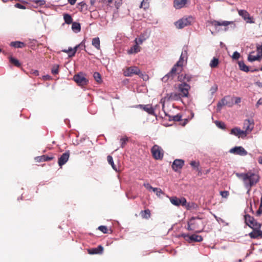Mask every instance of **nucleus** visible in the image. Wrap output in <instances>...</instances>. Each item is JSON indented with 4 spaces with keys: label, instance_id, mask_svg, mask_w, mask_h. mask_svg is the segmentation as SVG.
Listing matches in <instances>:
<instances>
[{
    "label": "nucleus",
    "instance_id": "e433bc0d",
    "mask_svg": "<svg viewBox=\"0 0 262 262\" xmlns=\"http://www.w3.org/2000/svg\"><path fill=\"white\" fill-rule=\"evenodd\" d=\"M153 191L158 197H160L161 194H164V192L159 188H155V189H153Z\"/></svg>",
    "mask_w": 262,
    "mask_h": 262
},
{
    "label": "nucleus",
    "instance_id": "69168bd1",
    "mask_svg": "<svg viewBox=\"0 0 262 262\" xmlns=\"http://www.w3.org/2000/svg\"><path fill=\"white\" fill-rule=\"evenodd\" d=\"M42 79L44 80H48L51 79V76L49 75H45L42 76Z\"/></svg>",
    "mask_w": 262,
    "mask_h": 262
},
{
    "label": "nucleus",
    "instance_id": "473e14b6",
    "mask_svg": "<svg viewBox=\"0 0 262 262\" xmlns=\"http://www.w3.org/2000/svg\"><path fill=\"white\" fill-rule=\"evenodd\" d=\"M72 29L73 31L78 32L80 31V25L79 23L74 22L72 25Z\"/></svg>",
    "mask_w": 262,
    "mask_h": 262
},
{
    "label": "nucleus",
    "instance_id": "f257e3e1",
    "mask_svg": "<svg viewBox=\"0 0 262 262\" xmlns=\"http://www.w3.org/2000/svg\"><path fill=\"white\" fill-rule=\"evenodd\" d=\"M236 176L243 180L244 186L247 189V194H249L251 188L256 185L259 181V176L252 171L236 173Z\"/></svg>",
    "mask_w": 262,
    "mask_h": 262
},
{
    "label": "nucleus",
    "instance_id": "5fc2aeb1",
    "mask_svg": "<svg viewBox=\"0 0 262 262\" xmlns=\"http://www.w3.org/2000/svg\"><path fill=\"white\" fill-rule=\"evenodd\" d=\"M143 186L148 190H152L153 191V189H155L154 187H152L149 183H144Z\"/></svg>",
    "mask_w": 262,
    "mask_h": 262
},
{
    "label": "nucleus",
    "instance_id": "412c9836",
    "mask_svg": "<svg viewBox=\"0 0 262 262\" xmlns=\"http://www.w3.org/2000/svg\"><path fill=\"white\" fill-rule=\"evenodd\" d=\"M80 45H77L74 48L71 47L69 48L68 50L64 49L62 51L69 54L70 57H73L75 55L78 48L79 47Z\"/></svg>",
    "mask_w": 262,
    "mask_h": 262
},
{
    "label": "nucleus",
    "instance_id": "72a5a7b5",
    "mask_svg": "<svg viewBox=\"0 0 262 262\" xmlns=\"http://www.w3.org/2000/svg\"><path fill=\"white\" fill-rule=\"evenodd\" d=\"M253 224H251V225L249 226L250 228L253 229H259L261 227V224L258 223L255 220H254V222H252Z\"/></svg>",
    "mask_w": 262,
    "mask_h": 262
},
{
    "label": "nucleus",
    "instance_id": "a18cd8bd",
    "mask_svg": "<svg viewBox=\"0 0 262 262\" xmlns=\"http://www.w3.org/2000/svg\"><path fill=\"white\" fill-rule=\"evenodd\" d=\"M98 229L101 232H102L103 233H107L108 229L106 226H100L98 227Z\"/></svg>",
    "mask_w": 262,
    "mask_h": 262
},
{
    "label": "nucleus",
    "instance_id": "7ed1b4c3",
    "mask_svg": "<svg viewBox=\"0 0 262 262\" xmlns=\"http://www.w3.org/2000/svg\"><path fill=\"white\" fill-rule=\"evenodd\" d=\"M191 224L193 225V228L196 232H201L204 229L206 223L203 221L202 218L199 217H192L190 220Z\"/></svg>",
    "mask_w": 262,
    "mask_h": 262
},
{
    "label": "nucleus",
    "instance_id": "cd10ccee",
    "mask_svg": "<svg viewBox=\"0 0 262 262\" xmlns=\"http://www.w3.org/2000/svg\"><path fill=\"white\" fill-rule=\"evenodd\" d=\"M245 222L248 226H250V225H251V224H253L252 222H254V220H255L253 217L251 216L249 214L245 215Z\"/></svg>",
    "mask_w": 262,
    "mask_h": 262
},
{
    "label": "nucleus",
    "instance_id": "423d86ee",
    "mask_svg": "<svg viewBox=\"0 0 262 262\" xmlns=\"http://www.w3.org/2000/svg\"><path fill=\"white\" fill-rule=\"evenodd\" d=\"M170 202L172 204L176 206L180 205L186 207L187 209L189 208V205L187 204L186 199L184 197L180 198L177 196H171L169 198Z\"/></svg>",
    "mask_w": 262,
    "mask_h": 262
},
{
    "label": "nucleus",
    "instance_id": "3c124183",
    "mask_svg": "<svg viewBox=\"0 0 262 262\" xmlns=\"http://www.w3.org/2000/svg\"><path fill=\"white\" fill-rule=\"evenodd\" d=\"M240 57V54L237 52H234L232 55V58L233 59H238Z\"/></svg>",
    "mask_w": 262,
    "mask_h": 262
},
{
    "label": "nucleus",
    "instance_id": "4c0bfd02",
    "mask_svg": "<svg viewBox=\"0 0 262 262\" xmlns=\"http://www.w3.org/2000/svg\"><path fill=\"white\" fill-rule=\"evenodd\" d=\"M51 72L53 75L57 74L59 72V66L57 64H55L53 66Z\"/></svg>",
    "mask_w": 262,
    "mask_h": 262
},
{
    "label": "nucleus",
    "instance_id": "09e8293b",
    "mask_svg": "<svg viewBox=\"0 0 262 262\" xmlns=\"http://www.w3.org/2000/svg\"><path fill=\"white\" fill-rule=\"evenodd\" d=\"M220 194L223 198H226L229 195V192L228 191H220Z\"/></svg>",
    "mask_w": 262,
    "mask_h": 262
},
{
    "label": "nucleus",
    "instance_id": "a878e982",
    "mask_svg": "<svg viewBox=\"0 0 262 262\" xmlns=\"http://www.w3.org/2000/svg\"><path fill=\"white\" fill-rule=\"evenodd\" d=\"M238 13L239 16H241L244 20H246L247 18L249 16L250 14L248 12L245 10H239L238 11Z\"/></svg>",
    "mask_w": 262,
    "mask_h": 262
},
{
    "label": "nucleus",
    "instance_id": "9d476101",
    "mask_svg": "<svg viewBox=\"0 0 262 262\" xmlns=\"http://www.w3.org/2000/svg\"><path fill=\"white\" fill-rule=\"evenodd\" d=\"M73 79L78 85L82 86L87 85L88 83V80L82 73H79L75 75Z\"/></svg>",
    "mask_w": 262,
    "mask_h": 262
},
{
    "label": "nucleus",
    "instance_id": "c03bdc74",
    "mask_svg": "<svg viewBox=\"0 0 262 262\" xmlns=\"http://www.w3.org/2000/svg\"><path fill=\"white\" fill-rule=\"evenodd\" d=\"M128 141V138L127 137L122 138L120 139L121 146L123 148L126 142Z\"/></svg>",
    "mask_w": 262,
    "mask_h": 262
},
{
    "label": "nucleus",
    "instance_id": "603ef678",
    "mask_svg": "<svg viewBox=\"0 0 262 262\" xmlns=\"http://www.w3.org/2000/svg\"><path fill=\"white\" fill-rule=\"evenodd\" d=\"M184 78H185V81L186 83V82H189L191 80V79L192 78V76L189 74H185Z\"/></svg>",
    "mask_w": 262,
    "mask_h": 262
},
{
    "label": "nucleus",
    "instance_id": "0e129e2a",
    "mask_svg": "<svg viewBox=\"0 0 262 262\" xmlns=\"http://www.w3.org/2000/svg\"><path fill=\"white\" fill-rule=\"evenodd\" d=\"M262 105V98H260L256 104V106L258 107L259 105Z\"/></svg>",
    "mask_w": 262,
    "mask_h": 262
},
{
    "label": "nucleus",
    "instance_id": "13d9d810",
    "mask_svg": "<svg viewBox=\"0 0 262 262\" xmlns=\"http://www.w3.org/2000/svg\"><path fill=\"white\" fill-rule=\"evenodd\" d=\"M190 164L191 166L193 167H198L199 165V164L198 162H196L195 161H192L190 163Z\"/></svg>",
    "mask_w": 262,
    "mask_h": 262
},
{
    "label": "nucleus",
    "instance_id": "ea45409f",
    "mask_svg": "<svg viewBox=\"0 0 262 262\" xmlns=\"http://www.w3.org/2000/svg\"><path fill=\"white\" fill-rule=\"evenodd\" d=\"M215 123L218 127H219L221 129H225L226 128V125L223 122L216 121H215Z\"/></svg>",
    "mask_w": 262,
    "mask_h": 262
},
{
    "label": "nucleus",
    "instance_id": "864d4df0",
    "mask_svg": "<svg viewBox=\"0 0 262 262\" xmlns=\"http://www.w3.org/2000/svg\"><path fill=\"white\" fill-rule=\"evenodd\" d=\"M140 77H141L144 80H146L148 79V76L147 74H143L140 72V74L138 75Z\"/></svg>",
    "mask_w": 262,
    "mask_h": 262
},
{
    "label": "nucleus",
    "instance_id": "1a4fd4ad",
    "mask_svg": "<svg viewBox=\"0 0 262 262\" xmlns=\"http://www.w3.org/2000/svg\"><path fill=\"white\" fill-rule=\"evenodd\" d=\"M210 24L212 26H214L215 29H216L217 27L219 26H224V27H225V28L224 29V31H225L228 30V28H227V27L228 26H229V25H233V27L234 28L235 27V24H234V21H230L224 20V21H220L213 20L210 21Z\"/></svg>",
    "mask_w": 262,
    "mask_h": 262
},
{
    "label": "nucleus",
    "instance_id": "dca6fc26",
    "mask_svg": "<svg viewBox=\"0 0 262 262\" xmlns=\"http://www.w3.org/2000/svg\"><path fill=\"white\" fill-rule=\"evenodd\" d=\"M184 164V161L181 159H176L174 160L172 164V168L175 171H178L182 168Z\"/></svg>",
    "mask_w": 262,
    "mask_h": 262
},
{
    "label": "nucleus",
    "instance_id": "4468645a",
    "mask_svg": "<svg viewBox=\"0 0 262 262\" xmlns=\"http://www.w3.org/2000/svg\"><path fill=\"white\" fill-rule=\"evenodd\" d=\"M70 157L69 151L63 153L58 159V163L59 166L61 168L68 161Z\"/></svg>",
    "mask_w": 262,
    "mask_h": 262
},
{
    "label": "nucleus",
    "instance_id": "774afa93",
    "mask_svg": "<svg viewBox=\"0 0 262 262\" xmlns=\"http://www.w3.org/2000/svg\"><path fill=\"white\" fill-rule=\"evenodd\" d=\"M31 73L35 76H38L39 75V72L37 70H32Z\"/></svg>",
    "mask_w": 262,
    "mask_h": 262
},
{
    "label": "nucleus",
    "instance_id": "49530a36",
    "mask_svg": "<svg viewBox=\"0 0 262 262\" xmlns=\"http://www.w3.org/2000/svg\"><path fill=\"white\" fill-rule=\"evenodd\" d=\"M33 2L38 6H43L46 4V1L45 0H34L33 1Z\"/></svg>",
    "mask_w": 262,
    "mask_h": 262
},
{
    "label": "nucleus",
    "instance_id": "8fccbe9b",
    "mask_svg": "<svg viewBox=\"0 0 262 262\" xmlns=\"http://www.w3.org/2000/svg\"><path fill=\"white\" fill-rule=\"evenodd\" d=\"M35 160L37 162H41L43 161H46L45 158H43V155L41 156L37 157L35 158Z\"/></svg>",
    "mask_w": 262,
    "mask_h": 262
},
{
    "label": "nucleus",
    "instance_id": "052dcab7",
    "mask_svg": "<svg viewBox=\"0 0 262 262\" xmlns=\"http://www.w3.org/2000/svg\"><path fill=\"white\" fill-rule=\"evenodd\" d=\"M192 228H193V225L191 224V222L189 221L188 223L187 230H190V231L194 230V229H192Z\"/></svg>",
    "mask_w": 262,
    "mask_h": 262
},
{
    "label": "nucleus",
    "instance_id": "58836bf2",
    "mask_svg": "<svg viewBox=\"0 0 262 262\" xmlns=\"http://www.w3.org/2000/svg\"><path fill=\"white\" fill-rule=\"evenodd\" d=\"M95 80L97 82H100L101 81V77L100 74L98 72H95L93 75Z\"/></svg>",
    "mask_w": 262,
    "mask_h": 262
},
{
    "label": "nucleus",
    "instance_id": "f704fd0d",
    "mask_svg": "<svg viewBox=\"0 0 262 262\" xmlns=\"http://www.w3.org/2000/svg\"><path fill=\"white\" fill-rule=\"evenodd\" d=\"M219 64V59L214 57L210 63V66L212 68H214L217 67Z\"/></svg>",
    "mask_w": 262,
    "mask_h": 262
},
{
    "label": "nucleus",
    "instance_id": "20e7f679",
    "mask_svg": "<svg viewBox=\"0 0 262 262\" xmlns=\"http://www.w3.org/2000/svg\"><path fill=\"white\" fill-rule=\"evenodd\" d=\"M194 21V18L191 16H184L175 23V26L178 29H182L185 27L190 25Z\"/></svg>",
    "mask_w": 262,
    "mask_h": 262
},
{
    "label": "nucleus",
    "instance_id": "f8f14e48",
    "mask_svg": "<svg viewBox=\"0 0 262 262\" xmlns=\"http://www.w3.org/2000/svg\"><path fill=\"white\" fill-rule=\"evenodd\" d=\"M229 152L241 156H244L248 154L247 151L242 146H235L229 150Z\"/></svg>",
    "mask_w": 262,
    "mask_h": 262
},
{
    "label": "nucleus",
    "instance_id": "393cba45",
    "mask_svg": "<svg viewBox=\"0 0 262 262\" xmlns=\"http://www.w3.org/2000/svg\"><path fill=\"white\" fill-rule=\"evenodd\" d=\"M238 64L239 68V69L241 71L244 72H248L249 71V69L248 66H247L243 61H239L238 62Z\"/></svg>",
    "mask_w": 262,
    "mask_h": 262
},
{
    "label": "nucleus",
    "instance_id": "37998d69",
    "mask_svg": "<svg viewBox=\"0 0 262 262\" xmlns=\"http://www.w3.org/2000/svg\"><path fill=\"white\" fill-rule=\"evenodd\" d=\"M149 6L148 0H143L141 4V7H143L144 9L147 8Z\"/></svg>",
    "mask_w": 262,
    "mask_h": 262
},
{
    "label": "nucleus",
    "instance_id": "c9c22d12",
    "mask_svg": "<svg viewBox=\"0 0 262 262\" xmlns=\"http://www.w3.org/2000/svg\"><path fill=\"white\" fill-rule=\"evenodd\" d=\"M182 115L180 114H178L176 115L170 116L169 118V120H173L174 121H180L182 119Z\"/></svg>",
    "mask_w": 262,
    "mask_h": 262
},
{
    "label": "nucleus",
    "instance_id": "c756f323",
    "mask_svg": "<svg viewBox=\"0 0 262 262\" xmlns=\"http://www.w3.org/2000/svg\"><path fill=\"white\" fill-rule=\"evenodd\" d=\"M140 213L143 219H148L150 217V211L148 209L141 211Z\"/></svg>",
    "mask_w": 262,
    "mask_h": 262
},
{
    "label": "nucleus",
    "instance_id": "a19ab883",
    "mask_svg": "<svg viewBox=\"0 0 262 262\" xmlns=\"http://www.w3.org/2000/svg\"><path fill=\"white\" fill-rule=\"evenodd\" d=\"M145 39L146 38L142 37H139V38H136L135 39V42L138 45L142 44Z\"/></svg>",
    "mask_w": 262,
    "mask_h": 262
},
{
    "label": "nucleus",
    "instance_id": "2eb2a0df",
    "mask_svg": "<svg viewBox=\"0 0 262 262\" xmlns=\"http://www.w3.org/2000/svg\"><path fill=\"white\" fill-rule=\"evenodd\" d=\"M231 134L242 138L245 137L247 135V133L245 130H242L237 127L232 128L231 130Z\"/></svg>",
    "mask_w": 262,
    "mask_h": 262
},
{
    "label": "nucleus",
    "instance_id": "f03ea898",
    "mask_svg": "<svg viewBox=\"0 0 262 262\" xmlns=\"http://www.w3.org/2000/svg\"><path fill=\"white\" fill-rule=\"evenodd\" d=\"M183 62L184 59L181 55L179 61L174 65L171 71L162 78V81L166 82L168 79H173L177 74H179L182 70Z\"/></svg>",
    "mask_w": 262,
    "mask_h": 262
},
{
    "label": "nucleus",
    "instance_id": "ddd939ff",
    "mask_svg": "<svg viewBox=\"0 0 262 262\" xmlns=\"http://www.w3.org/2000/svg\"><path fill=\"white\" fill-rule=\"evenodd\" d=\"M254 125V123L252 120H250L249 119H246L245 120L243 128L247 133V134H248L252 130Z\"/></svg>",
    "mask_w": 262,
    "mask_h": 262
},
{
    "label": "nucleus",
    "instance_id": "de8ad7c7",
    "mask_svg": "<svg viewBox=\"0 0 262 262\" xmlns=\"http://www.w3.org/2000/svg\"><path fill=\"white\" fill-rule=\"evenodd\" d=\"M43 158L46 161L52 160L54 159V156L53 155H43Z\"/></svg>",
    "mask_w": 262,
    "mask_h": 262
},
{
    "label": "nucleus",
    "instance_id": "bb28decb",
    "mask_svg": "<svg viewBox=\"0 0 262 262\" xmlns=\"http://www.w3.org/2000/svg\"><path fill=\"white\" fill-rule=\"evenodd\" d=\"M9 61L11 63L13 64L15 66L17 67H20L21 66V64L19 62V60L16 58H14L12 56L9 57Z\"/></svg>",
    "mask_w": 262,
    "mask_h": 262
},
{
    "label": "nucleus",
    "instance_id": "f3484780",
    "mask_svg": "<svg viewBox=\"0 0 262 262\" xmlns=\"http://www.w3.org/2000/svg\"><path fill=\"white\" fill-rule=\"evenodd\" d=\"M137 107H139L144 111L146 112L150 115H155V110L152 107V106L150 104L147 105H142L139 104L137 106Z\"/></svg>",
    "mask_w": 262,
    "mask_h": 262
},
{
    "label": "nucleus",
    "instance_id": "6e6d98bb",
    "mask_svg": "<svg viewBox=\"0 0 262 262\" xmlns=\"http://www.w3.org/2000/svg\"><path fill=\"white\" fill-rule=\"evenodd\" d=\"M226 101V98H224L223 99H222L221 102H219L218 106L227 105V102Z\"/></svg>",
    "mask_w": 262,
    "mask_h": 262
},
{
    "label": "nucleus",
    "instance_id": "5701e85b",
    "mask_svg": "<svg viewBox=\"0 0 262 262\" xmlns=\"http://www.w3.org/2000/svg\"><path fill=\"white\" fill-rule=\"evenodd\" d=\"M141 47L139 46V45L135 43V45L130 48L129 50L127 51V53L128 54H133L138 53L141 50Z\"/></svg>",
    "mask_w": 262,
    "mask_h": 262
},
{
    "label": "nucleus",
    "instance_id": "bf43d9fd",
    "mask_svg": "<svg viewBox=\"0 0 262 262\" xmlns=\"http://www.w3.org/2000/svg\"><path fill=\"white\" fill-rule=\"evenodd\" d=\"M107 161L108 162V163L111 165V164H112L113 165V163H114V161H113V157L109 155L107 156Z\"/></svg>",
    "mask_w": 262,
    "mask_h": 262
},
{
    "label": "nucleus",
    "instance_id": "4be33fe9",
    "mask_svg": "<svg viewBox=\"0 0 262 262\" xmlns=\"http://www.w3.org/2000/svg\"><path fill=\"white\" fill-rule=\"evenodd\" d=\"M168 99L171 100H175V101H178L182 98V96L180 95L179 93H171L169 95H168Z\"/></svg>",
    "mask_w": 262,
    "mask_h": 262
},
{
    "label": "nucleus",
    "instance_id": "9b49d317",
    "mask_svg": "<svg viewBox=\"0 0 262 262\" xmlns=\"http://www.w3.org/2000/svg\"><path fill=\"white\" fill-rule=\"evenodd\" d=\"M140 74V70L135 66L130 67L126 68L124 70V75L125 76H132L133 75H139Z\"/></svg>",
    "mask_w": 262,
    "mask_h": 262
},
{
    "label": "nucleus",
    "instance_id": "6e6552de",
    "mask_svg": "<svg viewBox=\"0 0 262 262\" xmlns=\"http://www.w3.org/2000/svg\"><path fill=\"white\" fill-rule=\"evenodd\" d=\"M190 86L186 82H182L178 85V91L182 97H187Z\"/></svg>",
    "mask_w": 262,
    "mask_h": 262
},
{
    "label": "nucleus",
    "instance_id": "79ce46f5",
    "mask_svg": "<svg viewBox=\"0 0 262 262\" xmlns=\"http://www.w3.org/2000/svg\"><path fill=\"white\" fill-rule=\"evenodd\" d=\"M247 23L248 24H254L255 23V20L253 17L250 16V14L249 15V16L247 18L246 20H245Z\"/></svg>",
    "mask_w": 262,
    "mask_h": 262
},
{
    "label": "nucleus",
    "instance_id": "e2e57ef3",
    "mask_svg": "<svg viewBox=\"0 0 262 262\" xmlns=\"http://www.w3.org/2000/svg\"><path fill=\"white\" fill-rule=\"evenodd\" d=\"M262 214V208L259 207L258 210L256 212V214L257 216H260Z\"/></svg>",
    "mask_w": 262,
    "mask_h": 262
},
{
    "label": "nucleus",
    "instance_id": "c85d7f7f",
    "mask_svg": "<svg viewBox=\"0 0 262 262\" xmlns=\"http://www.w3.org/2000/svg\"><path fill=\"white\" fill-rule=\"evenodd\" d=\"M92 45L97 50L100 49V39L99 37H95L92 39Z\"/></svg>",
    "mask_w": 262,
    "mask_h": 262
},
{
    "label": "nucleus",
    "instance_id": "680f3d73",
    "mask_svg": "<svg viewBox=\"0 0 262 262\" xmlns=\"http://www.w3.org/2000/svg\"><path fill=\"white\" fill-rule=\"evenodd\" d=\"M15 7L17 8H19V9H25V7L24 6H23V5L19 4V3L16 4L15 5Z\"/></svg>",
    "mask_w": 262,
    "mask_h": 262
},
{
    "label": "nucleus",
    "instance_id": "0eeeda50",
    "mask_svg": "<svg viewBox=\"0 0 262 262\" xmlns=\"http://www.w3.org/2000/svg\"><path fill=\"white\" fill-rule=\"evenodd\" d=\"M179 236L183 237L189 243L193 242H200L203 241V237L201 235L195 234L189 235V234L182 233Z\"/></svg>",
    "mask_w": 262,
    "mask_h": 262
},
{
    "label": "nucleus",
    "instance_id": "39448f33",
    "mask_svg": "<svg viewBox=\"0 0 262 262\" xmlns=\"http://www.w3.org/2000/svg\"><path fill=\"white\" fill-rule=\"evenodd\" d=\"M151 153L156 160H162L164 156V150L160 146L155 144L151 149Z\"/></svg>",
    "mask_w": 262,
    "mask_h": 262
},
{
    "label": "nucleus",
    "instance_id": "b1692460",
    "mask_svg": "<svg viewBox=\"0 0 262 262\" xmlns=\"http://www.w3.org/2000/svg\"><path fill=\"white\" fill-rule=\"evenodd\" d=\"M10 45L15 48H23L26 46L25 43L19 41H12Z\"/></svg>",
    "mask_w": 262,
    "mask_h": 262
},
{
    "label": "nucleus",
    "instance_id": "aec40b11",
    "mask_svg": "<svg viewBox=\"0 0 262 262\" xmlns=\"http://www.w3.org/2000/svg\"><path fill=\"white\" fill-rule=\"evenodd\" d=\"M103 251V247L101 245H99L97 248L88 249V252L90 254H101Z\"/></svg>",
    "mask_w": 262,
    "mask_h": 262
},
{
    "label": "nucleus",
    "instance_id": "338daca9",
    "mask_svg": "<svg viewBox=\"0 0 262 262\" xmlns=\"http://www.w3.org/2000/svg\"><path fill=\"white\" fill-rule=\"evenodd\" d=\"M261 50H262V44L260 46L257 47V52L259 53H261V55L262 56Z\"/></svg>",
    "mask_w": 262,
    "mask_h": 262
},
{
    "label": "nucleus",
    "instance_id": "4d7b16f0",
    "mask_svg": "<svg viewBox=\"0 0 262 262\" xmlns=\"http://www.w3.org/2000/svg\"><path fill=\"white\" fill-rule=\"evenodd\" d=\"M178 80L179 81H181L182 82H185V78H184V75L181 74L178 76Z\"/></svg>",
    "mask_w": 262,
    "mask_h": 262
},
{
    "label": "nucleus",
    "instance_id": "6ab92c4d",
    "mask_svg": "<svg viewBox=\"0 0 262 262\" xmlns=\"http://www.w3.org/2000/svg\"><path fill=\"white\" fill-rule=\"evenodd\" d=\"M251 238H262V231L259 229H253V231L249 234Z\"/></svg>",
    "mask_w": 262,
    "mask_h": 262
},
{
    "label": "nucleus",
    "instance_id": "2f4dec72",
    "mask_svg": "<svg viewBox=\"0 0 262 262\" xmlns=\"http://www.w3.org/2000/svg\"><path fill=\"white\" fill-rule=\"evenodd\" d=\"M63 18L65 23L67 24H70L72 23L73 19L69 14H64L63 15Z\"/></svg>",
    "mask_w": 262,
    "mask_h": 262
},
{
    "label": "nucleus",
    "instance_id": "7c9ffc66",
    "mask_svg": "<svg viewBox=\"0 0 262 262\" xmlns=\"http://www.w3.org/2000/svg\"><path fill=\"white\" fill-rule=\"evenodd\" d=\"M261 57V55H258L257 56H253V55H252L251 54H250L248 56V60L249 61L252 62V61H254L255 60H260Z\"/></svg>",
    "mask_w": 262,
    "mask_h": 262
},
{
    "label": "nucleus",
    "instance_id": "a211bd4d",
    "mask_svg": "<svg viewBox=\"0 0 262 262\" xmlns=\"http://www.w3.org/2000/svg\"><path fill=\"white\" fill-rule=\"evenodd\" d=\"M188 0H174L173 7L177 9H179L185 7Z\"/></svg>",
    "mask_w": 262,
    "mask_h": 262
}]
</instances>
